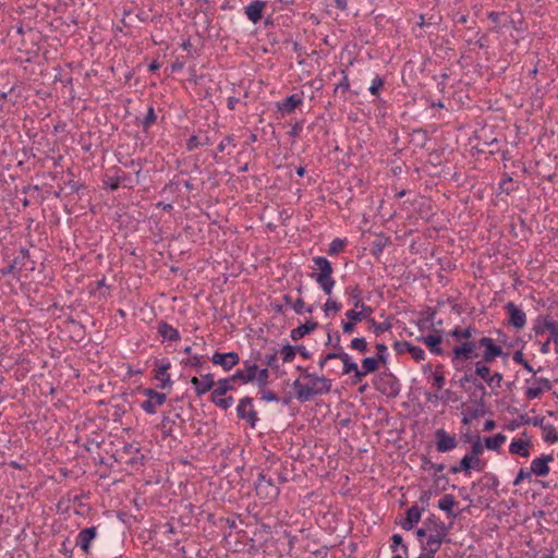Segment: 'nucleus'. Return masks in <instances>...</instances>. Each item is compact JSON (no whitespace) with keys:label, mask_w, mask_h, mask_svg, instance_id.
Listing matches in <instances>:
<instances>
[{"label":"nucleus","mask_w":558,"mask_h":558,"mask_svg":"<svg viewBox=\"0 0 558 558\" xmlns=\"http://www.w3.org/2000/svg\"><path fill=\"white\" fill-rule=\"evenodd\" d=\"M427 531V538L421 541L420 549L437 554L444 542H447L449 527L435 514H430L424 520Z\"/></svg>","instance_id":"nucleus-1"},{"label":"nucleus","mask_w":558,"mask_h":558,"mask_svg":"<svg viewBox=\"0 0 558 558\" xmlns=\"http://www.w3.org/2000/svg\"><path fill=\"white\" fill-rule=\"evenodd\" d=\"M306 378L311 379L310 384H302L300 379L293 383V388L298 400L301 402L310 401L316 395H325L331 390V380L326 377L316 376L314 374L306 373Z\"/></svg>","instance_id":"nucleus-2"},{"label":"nucleus","mask_w":558,"mask_h":558,"mask_svg":"<svg viewBox=\"0 0 558 558\" xmlns=\"http://www.w3.org/2000/svg\"><path fill=\"white\" fill-rule=\"evenodd\" d=\"M312 260L316 271L311 274V278L316 281L326 295L330 296L336 284L332 278L333 268L331 263L324 256H315Z\"/></svg>","instance_id":"nucleus-3"},{"label":"nucleus","mask_w":558,"mask_h":558,"mask_svg":"<svg viewBox=\"0 0 558 558\" xmlns=\"http://www.w3.org/2000/svg\"><path fill=\"white\" fill-rule=\"evenodd\" d=\"M345 292L353 305V308L347 311L344 314L348 319L364 320L373 314V308L363 302L362 290L359 286H350L345 289Z\"/></svg>","instance_id":"nucleus-4"},{"label":"nucleus","mask_w":558,"mask_h":558,"mask_svg":"<svg viewBox=\"0 0 558 558\" xmlns=\"http://www.w3.org/2000/svg\"><path fill=\"white\" fill-rule=\"evenodd\" d=\"M478 348L484 349L482 353V362L492 363L499 356L505 359L509 356V353H505L502 349L489 337H482L478 339Z\"/></svg>","instance_id":"nucleus-5"},{"label":"nucleus","mask_w":558,"mask_h":558,"mask_svg":"<svg viewBox=\"0 0 558 558\" xmlns=\"http://www.w3.org/2000/svg\"><path fill=\"white\" fill-rule=\"evenodd\" d=\"M476 349L478 348L477 341H464L461 345L453 348L452 350V363L453 365H458L459 362L468 361L472 357H477L478 353H476Z\"/></svg>","instance_id":"nucleus-6"},{"label":"nucleus","mask_w":558,"mask_h":558,"mask_svg":"<svg viewBox=\"0 0 558 558\" xmlns=\"http://www.w3.org/2000/svg\"><path fill=\"white\" fill-rule=\"evenodd\" d=\"M143 395L147 397L142 403V409L148 414H155L158 407H161L167 399V396L162 392H158L153 388H145Z\"/></svg>","instance_id":"nucleus-7"},{"label":"nucleus","mask_w":558,"mask_h":558,"mask_svg":"<svg viewBox=\"0 0 558 558\" xmlns=\"http://www.w3.org/2000/svg\"><path fill=\"white\" fill-rule=\"evenodd\" d=\"M238 416L240 418L246 420L251 427H255L256 422L258 420L257 413L253 408V399L250 397H244L239 401L236 408Z\"/></svg>","instance_id":"nucleus-8"},{"label":"nucleus","mask_w":558,"mask_h":558,"mask_svg":"<svg viewBox=\"0 0 558 558\" xmlns=\"http://www.w3.org/2000/svg\"><path fill=\"white\" fill-rule=\"evenodd\" d=\"M339 337L337 338V343L333 345L335 352L327 353V359H339L343 364L342 374H350L353 371H356L359 367L355 362L352 361L351 356L343 351V348L339 344Z\"/></svg>","instance_id":"nucleus-9"},{"label":"nucleus","mask_w":558,"mask_h":558,"mask_svg":"<svg viewBox=\"0 0 558 558\" xmlns=\"http://www.w3.org/2000/svg\"><path fill=\"white\" fill-rule=\"evenodd\" d=\"M211 362L215 365H219L223 371H231L235 365L240 363V356L236 352L230 351L227 353L216 352L211 356Z\"/></svg>","instance_id":"nucleus-10"},{"label":"nucleus","mask_w":558,"mask_h":558,"mask_svg":"<svg viewBox=\"0 0 558 558\" xmlns=\"http://www.w3.org/2000/svg\"><path fill=\"white\" fill-rule=\"evenodd\" d=\"M505 310L509 316V324L515 329H522L526 324L525 313L513 302H508Z\"/></svg>","instance_id":"nucleus-11"},{"label":"nucleus","mask_w":558,"mask_h":558,"mask_svg":"<svg viewBox=\"0 0 558 558\" xmlns=\"http://www.w3.org/2000/svg\"><path fill=\"white\" fill-rule=\"evenodd\" d=\"M255 490L258 497L267 502L276 499L279 495V488L274 484L272 480L255 483Z\"/></svg>","instance_id":"nucleus-12"},{"label":"nucleus","mask_w":558,"mask_h":558,"mask_svg":"<svg viewBox=\"0 0 558 558\" xmlns=\"http://www.w3.org/2000/svg\"><path fill=\"white\" fill-rule=\"evenodd\" d=\"M29 262V253L27 250H21L14 259L5 267L1 269L2 275L17 274L23 270L24 266H27Z\"/></svg>","instance_id":"nucleus-13"},{"label":"nucleus","mask_w":558,"mask_h":558,"mask_svg":"<svg viewBox=\"0 0 558 558\" xmlns=\"http://www.w3.org/2000/svg\"><path fill=\"white\" fill-rule=\"evenodd\" d=\"M257 365L251 361L244 362V367L236 369L231 376V379L241 381L242 384L253 383L256 377Z\"/></svg>","instance_id":"nucleus-14"},{"label":"nucleus","mask_w":558,"mask_h":558,"mask_svg":"<svg viewBox=\"0 0 558 558\" xmlns=\"http://www.w3.org/2000/svg\"><path fill=\"white\" fill-rule=\"evenodd\" d=\"M191 384L194 386L195 392L199 397L210 391L216 383L213 374H204L201 377H192Z\"/></svg>","instance_id":"nucleus-15"},{"label":"nucleus","mask_w":558,"mask_h":558,"mask_svg":"<svg viewBox=\"0 0 558 558\" xmlns=\"http://www.w3.org/2000/svg\"><path fill=\"white\" fill-rule=\"evenodd\" d=\"M393 349L399 354L410 353L412 357L417 362L425 359V351L422 348L413 345L408 341H396L393 343Z\"/></svg>","instance_id":"nucleus-16"},{"label":"nucleus","mask_w":558,"mask_h":558,"mask_svg":"<svg viewBox=\"0 0 558 558\" xmlns=\"http://www.w3.org/2000/svg\"><path fill=\"white\" fill-rule=\"evenodd\" d=\"M435 436L437 439V450L439 452L451 451L458 445L456 437L449 435L445 429H437Z\"/></svg>","instance_id":"nucleus-17"},{"label":"nucleus","mask_w":558,"mask_h":558,"mask_svg":"<svg viewBox=\"0 0 558 558\" xmlns=\"http://www.w3.org/2000/svg\"><path fill=\"white\" fill-rule=\"evenodd\" d=\"M96 536H97V527L96 526L83 529L78 532L75 544L85 554H88L89 549H90V543L96 538Z\"/></svg>","instance_id":"nucleus-18"},{"label":"nucleus","mask_w":558,"mask_h":558,"mask_svg":"<svg viewBox=\"0 0 558 558\" xmlns=\"http://www.w3.org/2000/svg\"><path fill=\"white\" fill-rule=\"evenodd\" d=\"M423 511L424 507L420 508L416 505L411 506L407 510L405 518L399 522V525L405 531L412 530L413 526L420 522Z\"/></svg>","instance_id":"nucleus-19"},{"label":"nucleus","mask_w":558,"mask_h":558,"mask_svg":"<svg viewBox=\"0 0 558 558\" xmlns=\"http://www.w3.org/2000/svg\"><path fill=\"white\" fill-rule=\"evenodd\" d=\"M554 460L553 456L543 454L539 458L534 459L531 462V473L535 474L537 476H547L549 474V466L548 462H551Z\"/></svg>","instance_id":"nucleus-20"},{"label":"nucleus","mask_w":558,"mask_h":558,"mask_svg":"<svg viewBox=\"0 0 558 558\" xmlns=\"http://www.w3.org/2000/svg\"><path fill=\"white\" fill-rule=\"evenodd\" d=\"M266 2L262 0H254L245 7V14L247 19L254 24L259 22L263 17V11Z\"/></svg>","instance_id":"nucleus-21"},{"label":"nucleus","mask_w":558,"mask_h":558,"mask_svg":"<svg viewBox=\"0 0 558 558\" xmlns=\"http://www.w3.org/2000/svg\"><path fill=\"white\" fill-rule=\"evenodd\" d=\"M390 549L396 553L391 558H409V547L403 543V538L400 534H393L391 536Z\"/></svg>","instance_id":"nucleus-22"},{"label":"nucleus","mask_w":558,"mask_h":558,"mask_svg":"<svg viewBox=\"0 0 558 558\" xmlns=\"http://www.w3.org/2000/svg\"><path fill=\"white\" fill-rule=\"evenodd\" d=\"M303 99L298 94H293L280 102H277V108L282 114L291 113L302 104Z\"/></svg>","instance_id":"nucleus-23"},{"label":"nucleus","mask_w":558,"mask_h":558,"mask_svg":"<svg viewBox=\"0 0 558 558\" xmlns=\"http://www.w3.org/2000/svg\"><path fill=\"white\" fill-rule=\"evenodd\" d=\"M533 380L536 384H538L539 386L538 387H529L526 389L525 396L530 400L539 398L544 390H549L551 387L550 381L547 378H544V377L535 378L534 377Z\"/></svg>","instance_id":"nucleus-24"},{"label":"nucleus","mask_w":558,"mask_h":558,"mask_svg":"<svg viewBox=\"0 0 558 558\" xmlns=\"http://www.w3.org/2000/svg\"><path fill=\"white\" fill-rule=\"evenodd\" d=\"M318 327V323L314 320H306L304 324L300 325L299 327L294 328L290 332V337L293 341H298L305 337L306 335L313 332Z\"/></svg>","instance_id":"nucleus-25"},{"label":"nucleus","mask_w":558,"mask_h":558,"mask_svg":"<svg viewBox=\"0 0 558 558\" xmlns=\"http://www.w3.org/2000/svg\"><path fill=\"white\" fill-rule=\"evenodd\" d=\"M486 466L485 461L481 460L480 458L473 457L471 454H465L461 459V468L463 469V472L470 473V471L476 470L478 472L483 471Z\"/></svg>","instance_id":"nucleus-26"},{"label":"nucleus","mask_w":558,"mask_h":558,"mask_svg":"<svg viewBox=\"0 0 558 558\" xmlns=\"http://www.w3.org/2000/svg\"><path fill=\"white\" fill-rule=\"evenodd\" d=\"M170 368V362L163 360L158 365L155 374V378L160 381V388L165 389L172 385L168 369Z\"/></svg>","instance_id":"nucleus-27"},{"label":"nucleus","mask_w":558,"mask_h":558,"mask_svg":"<svg viewBox=\"0 0 558 558\" xmlns=\"http://www.w3.org/2000/svg\"><path fill=\"white\" fill-rule=\"evenodd\" d=\"M530 445H531L530 440H522L520 438H513L509 446V451L511 454H518L523 458H527L530 456V451H529Z\"/></svg>","instance_id":"nucleus-28"},{"label":"nucleus","mask_w":558,"mask_h":558,"mask_svg":"<svg viewBox=\"0 0 558 558\" xmlns=\"http://www.w3.org/2000/svg\"><path fill=\"white\" fill-rule=\"evenodd\" d=\"M157 331L163 339L169 341H178L181 338L178 329L173 328L166 322H160L158 324Z\"/></svg>","instance_id":"nucleus-29"},{"label":"nucleus","mask_w":558,"mask_h":558,"mask_svg":"<svg viewBox=\"0 0 558 558\" xmlns=\"http://www.w3.org/2000/svg\"><path fill=\"white\" fill-rule=\"evenodd\" d=\"M420 340L428 348L430 353L436 355L442 354L440 343L442 341L440 336L427 335L420 338Z\"/></svg>","instance_id":"nucleus-30"},{"label":"nucleus","mask_w":558,"mask_h":558,"mask_svg":"<svg viewBox=\"0 0 558 558\" xmlns=\"http://www.w3.org/2000/svg\"><path fill=\"white\" fill-rule=\"evenodd\" d=\"M366 320L369 324V330H372L376 337H379L381 333L389 331L392 327L391 323L388 320L383 322V323H377L371 316L368 318H366Z\"/></svg>","instance_id":"nucleus-31"},{"label":"nucleus","mask_w":558,"mask_h":558,"mask_svg":"<svg viewBox=\"0 0 558 558\" xmlns=\"http://www.w3.org/2000/svg\"><path fill=\"white\" fill-rule=\"evenodd\" d=\"M454 504V497L450 494H447L439 500L438 507L445 511L449 518H456V514L452 512V507Z\"/></svg>","instance_id":"nucleus-32"},{"label":"nucleus","mask_w":558,"mask_h":558,"mask_svg":"<svg viewBox=\"0 0 558 558\" xmlns=\"http://www.w3.org/2000/svg\"><path fill=\"white\" fill-rule=\"evenodd\" d=\"M234 380L235 379H231V376L228 378L219 379L217 381V388L214 389V391H213L215 393V397L225 396L228 391L233 390L234 386L232 385V383Z\"/></svg>","instance_id":"nucleus-33"},{"label":"nucleus","mask_w":558,"mask_h":558,"mask_svg":"<svg viewBox=\"0 0 558 558\" xmlns=\"http://www.w3.org/2000/svg\"><path fill=\"white\" fill-rule=\"evenodd\" d=\"M506 440H507L506 435L499 433L493 437H486L484 441H485V447L488 450L497 451Z\"/></svg>","instance_id":"nucleus-34"},{"label":"nucleus","mask_w":558,"mask_h":558,"mask_svg":"<svg viewBox=\"0 0 558 558\" xmlns=\"http://www.w3.org/2000/svg\"><path fill=\"white\" fill-rule=\"evenodd\" d=\"M488 363L486 362H482V361H477L475 364H474V375L475 377H480L482 378L483 380H485L487 383L489 376H490V368L489 366L487 365Z\"/></svg>","instance_id":"nucleus-35"},{"label":"nucleus","mask_w":558,"mask_h":558,"mask_svg":"<svg viewBox=\"0 0 558 558\" xmlns=\"http://www.w3.org/2000/svg\"><path fill=\"white\" fill-rule=\"evenodd\" d=\"M379 367V361L375 356L365 357L362 361L361 369L365 375L377 371Z\"/></svg>","instance_id":"nucleus-36"},{"label":"nucleus","mask_w":558,"mask_h":558,"mask_svg":"<svg viewBox=\"0 0 558 558\" xmlns=\"http://www.w3.org/2000/svg\"><path fill=\"white\" fill-rule=\"evenodd\" d=\"M211 401L217 405L219 407L220 409L222 410H228L229 408L232 407L233 402H234V399L233 397L229 396V397H223V396H217L215 397V393L211 392Z\"/></svg>","instance_id":"nucleus-37"},{"label":"nucleus","mask_w":558,"mask_h":558,"mask_svg":"<svg viewBox=\"0 0 558 558\" xmlns=\"http://www.w3.org/2000/svg\"><path fill=\"white\" fill-rule=\"evenodd\" d=\"M296 354V347L287 344L280 350L281 359L284 363H290L294 360Z\"/></svg>","instance_id":"nucleus-38"},{"label":"nucleus","mask_w":558,"mask_h":558,"mask_svg":"<svg viewBox=\"0 0 558 558\" xmlns=\"http://www.w3.org/2000/svg\"><path fill=\"white\" fill-rule=\"evenodd\" d=\"M512 359L517 364L522 365L527 372L533 374L536 373L533 366L524 359L522 351H515L512 355Z\"/></svg>","instance_id":"nucleus-39"},{"label":"nucleus","mask_w":558,"mask_h":558,"mask_svg":"<svg viewBox=\"0 0 558 558\" xmlns=\"http://www.w3.org/2000/svg\"><path fill=\"white\" fill-rule=\"evenodd\" d=\"M294 312L296 314H304V313H307V314H312L313 313V306L308 305L306 306L305 303H304V300L302 298H299L294 301L293 303V307Z\"/></svg>","instance_id":"nucleus-40"},{"label":"nucleus","mask_w":558,"mask_h":558,"mask_svg":"<svg viewBox=\"0 0 558 558\" xmlns=\"http://www.w3.org/2000/svg\"><path fill=\"white\" fill-rule=\"evenodd\" d=\"M157 120V116L155 113V109L150 106L147 110L145 118L142 121V126L146 131L148 130Z\"/></svg>","instance_id":"nucleus-41"},{"label":"nucleus","mask_w":558,"mask_h":558,"mask_svg":"<svg viewBox=\"0 0 558 558\" xmlns=\"http://www.w3.org/2000/svg\"><path fill=\"white\" fill-rule=\"evenodd\" d=\"M269 371L268 368H262L256 372L255 380L259 388H264L268 384Z\"/></svg>","instance_id":"nucleus-42"},{"label":"nucleus","mask_w":558,"mask_h":558,"mask_svg":"<svg viewBox=\"0 0 558 558\" xmlns=\"http://www.w3.org/2000/svg\"><path fill=\"white\" fill-rule=\"evenodd\" d=\"M350 348L352 350H356L361 353H366L368 351L367 342L365 338H354L351 340Z\"/></svg>","instance_id":"nucleus-43"},{"label":"nucleus","mask_w":558,"mask_h":558,"mask_svg":"<svg viewBox=\"0 0 558 558\" xmlns=\"http://www.w3.org/2000/svg\"><path fill=\"white\" fill-rule=\"evenodd\" d=\"M440 368L441 366H438L437 369L432 374L433 386L438 390L442 389L446 381L444 373L440 371Z\"/></svg>","instance_id":"nucleus-44"},{"label":"nucleus","mask_w":558,"mask_h":558,"mask_svg":"<svg viewBox=\"0 0 558 558\" xmlns=\"http://www.w3.org/2000/svg\"><path fill=\"white\" fill-rule=\"evenodd\" d=\"M422 469L425 471H435V473H440L445 469V464L442 463H434L429 459L424 458L422 462Z\"/></svg>","instance_id":"nucleus-45"},{"label":"nucleus","mask_w":558,"mask_h":558,"mask_svg":"<svg viewBox=\"0 0 558 558\" xmlns=\"http://www.w3.org/2000/svg\"><path fill=\"white\" fill-rule=\"evenodd\" d=\"M342 305L338 301L331 299L330 296L327 299L326 303L324 304V312L325 315H329L330 312H339L341 310Z\"/></svg>","instance_id":"nucleus-46"},{"label":"nucleus","mask_w":558,"mask_h":558,"mask_svg":"<svg viewBox=\"0 0 558 558\" xmlns=\"http://www.w3.org/2000/svg\"><path fill=\"white\" fill-rule=\"evenodd\" d=\"M451 336L454 337L458 340H460V339H466L468 340V339L472 338L473 329L471 327H468L465 329L454 328L451 331Z\"/></svg>","instance_id":"nucleus-47"},{"label":"nucleus","mask_w":558,"mask_h":558,"mask_svg":"<svg viewBox=\"0 0 558 558\" xmlns=\"http://www.w3.org/2000/svg\"><path fill=\"white\" fill-rule=\"evenodd\" d=\"M345 240L335 239L329 244L328 254L336 255L344 248Z\"/></svg>","instance_id":"nucleus-48"},{"label":"nucleus","mask_w":558,"mask_h":558,"mask_svg":"<svg viewBox=\"0 0 558 558\" xmlns=\"http://www.w3.org/2000/svg\"><path fill=\"white\" fill-rule=\"evenodd\" d=\"M555 322L556 320H549V319L539 320V319H537L536 324L533 327V331L535 332L536 336H541L546 330L549 331V327H546V325L555 324Z\"/></svg>","instance_id":"nucleus-49"},{"label":"nucleus","mask_w":558,"mask_h":558,"mask_svg":"<svg viewBox=\"0 0 558 558\" xmlns=\"http://www.w3.org/2000/svg\"><path fill=\"white\" fill-rule=\"evenodd\" d=\"M502 379H504L502 374L499 373V372H495L494 374H490V376H489V378H488L486 384L492 389L500 388Z\"/></svg>","instance_id":"nucleus-50"},{"label":"nucleus","mask_w":558,"mask_h":558,"mask_svg":"<svg viewBox=\"0 0 558 558\" xmlns=\"http://www.w3.org/2000/svg\"><path fill=\"white\" fill-rule=\"evenodd\" d=\"M384 86V80L379 75H376L369 86V93L374 96H378L379 89Z\"/></svg>","instance_id":"nucleus-51"},{"label":"nucleus","mask_w":558,"mask_h":558,"mask_svg":"<svg viewBox=\"0 0 558 558\" xmlns=\"http://www.w3.org/2000/svg\"><path fill=\"white\" fill-rule=\"evenodd\" d=\"M546 327H549V338L555 343V351L558 354V322H555V324H548Z\"/></svg>","instance_id":"nucleus-52"},{"label":"nucleus","mask_w":558,"mask_h":558,"mask_svg":"<svg viewBox=\"0 0 558 558\" xmlns=\"http://www.w3.org/2000/svg\"><path fill=\"white\" fill-rule=\"evenodd\" d=\"M377 355L375 356L379 362H387V345L385 343L376 344Z\"/></svg>","instance_id":"nucleus-53"},{"label":"nucleus","mask_w":558,"mask_h":558,"mask_svg":"<svg viewBox=\"0 0 558 558\" xmlns=\"http://www.w3.org/2000/svg\"><path fill=\"white\" fill-rule=\"evenodd\" d=\"M484 452V446L480 437H476L475 441L471 447V456L478 458Z\"/></svg>","instance_id":"nucleus-54"},{"label":"nucleus","mask_w":558,"mask_h":558,"mask_svg":"<svg viewBox=\"0 0 558 558\" xmlns=\"http://www.w3.org/2000/svg\"><path fill=\"white\" fill-rule=\"evenodd\" d=\"M485 414V405L484 402L481 401L476 408L469 410L470 418H477Z\"/></svg>","instance_id":"nucleus-55"},{"label":"nucleus","mask_w":558,"mask_h":558,"mask_svg":"<svg viewBox=\"0 0 558 558\" xmlns=\"http://www.w3.org/2000/svg\"><path fill=\"white\" fill-rule=\"evenodd\" d=\"M124 180L125 177H113L108 180L107 185L111 191H117Z\"/></svg>","instance_id":"nucleus-56"},{"label":"nucleus","mask_w":558,"mask_h":558,"mask_svg":"<svg viewBox=\"0 0 558 558\" xmlns=\"http://www.w3.org/2000/svg\"><path fill=\"white\" fill-rule=\"evenodd\" d=\"M259 393H260L262 400H264V401H267V402L278 401V397L272 390H266V389L262 388Z\"/></svg>","instance_id":"nucleus-57"},{"label":"nucleus","mask_w":558,"mask_h":558,"mask_svg":"<svg viewBox=\"0 0 558 558\" xmlns=\"http://www.w3.org/2000/svg\"><path fill=\"white\" fill-rule=\"evenodd\" d=\"M172 424H173V422L170 420L169 416H163L161 424H160L163 435L169 436L171 434V425Z\"/></svg>","instance_id":"nucleus-58"},{"label":"nucleus","mask_w":558,"mask_h":558,"mask_svg":"<svg viewBox=\"0 0 558 558\" xmlns=\"http://www.w3.org/2000/svg\"><path fill=\"white\" fill-rule=\"evenodd\" d=\"M531 475H532L531 470L527 471L525 469H520L515 480L513 481V485L518 486L522 481L530 478Z\"/></svg>","instance_id":"nucleus-59"},{"label":"nucleus","mask_w":558,"mask_h":558,"mask_svg":"<svg viewBox=\"0 0 558 558\" xmlns=\"http://www.w3.org/2000/svg\"><path fill=\"white\" fill-rule=\"evenodd\" d=\"M227 145H232L233 147L235 146L234 144V137L233 135H228L227 137H225L217 146V149L219 153H222L225 149H226V146Z\"/></svg>","instance_id":"nucleus-60"},{"label":"nucleus","mask_w":558,"mask_h":558,"mask_svg":"<svg viewBox=\"0 0 558 558\" xmlns=\"http://www.w3.org/2000/svg\"><path fill=\"white\" fill-rule=\"evenodd\" d=\"M361 320H350L348 319V322H342V330L344 333H352L355 329V324L356 323H360Z\"/></svg>","instance_id":"nucleus-61"},{"label":"nucleus","mask_w":558,"mask_h":558,"mask_svg":"<svg viewBox=\"0 0 558 558\" xmlns=\"http://www.w3.org/2000/svg\"><path fill=\"white\" fill-rule=\"evenodd\" d=\"M349 87H350V84H349L348 75L343 72L342 80L340 81L339 84H337L335 92L337 93L339 89L345 92L349 89Z\"/></svg>","instance_id":"nucleus-62"},{"label":"nucleus","mask_w":558,"mask_h":558,"mask_svg":"<svg viewBox=\"0 0 558 558\" xmlns=\"http://www.w3.org/2000/svg\"><path fill=\"white\" fill-rule=\"evenodd\" d=\"M202 356L199 355H194L192 357H190L186 362H184L185 365H189V366H192V367H195V368H199L202 366Z\"/></svg>","instance_id":"nucleus-63"},{"label":"nucleus","mask_w":558,"mask_h":558,"mask_svg":"<svg viewBox=\"0 0 558 558\" xmlns=\"http://www.w3.org/2000/svg\"><path fill=\"white\" fill-rule=\"evenodd\" d=\"M461 385H463L464 383H473V384H476V377L474 375V372H472L471 369L466 371L464 373V376L461 378Z\"/></svg>","instance_id":"nucleus-64"}]
</instances>
